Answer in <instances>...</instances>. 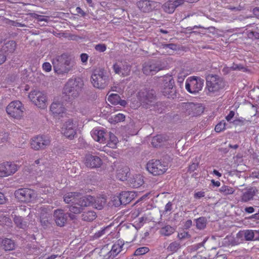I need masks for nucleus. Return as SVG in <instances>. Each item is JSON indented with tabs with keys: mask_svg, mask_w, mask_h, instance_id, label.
I'll list each match as a JSON object with an SVG mask.
<instances>
[{
	"mask_svg": "<svg viewBox=\"0 0 259 259\" xmlns=\"http://www.w3.org/2000/svg\"><path fill=\"white\" fill-rule=\"evenodd\" d=\"M54 71L58 74L68 73L72 71L75 65V62L72 57L63 53L56 56L52 61Z\"/></svg>",
	"mask_w": 259,
	"mask_h": 259,
	"instance_id": "nucleus-1",
	"label": "nucleus"
},
{
	"mask_svg": "<svg viewBox=\"0 0 259 259\" xmlns=\"http://www.w3.org/2000/svg\"><path fill=\"white\" fill-rule=\"evenodd\" d=\"M93 86L99 89H105L109 84L110 77L107 71L103 68L94 70L91 77Z\"/></svg>",
	"mask_w": 259,
	"mask_h": 259,
	"instance_id": "nucleus-2",
	"label": "nucleus"
},
{
	"mask_svg": "<svg viewBox=\"0 0 259 259\" xmlns=\"http://www.w3.org/2000/svg\"><path fill=\"white\" fill-rule=\"evenodd\" d=\"M206 81V88L210 94L218 92L225 86V82L223 78L215 74H208L207 75Z\"/></svg>",
	"mask_w": 259,
	"mask_h": 259,
	"instance_id": "nucleus-3",
	"label": "nucleus"
},
{
	"mask_svg": "<svg viewBox=\"0 0 259 259\" xmlns=\"http://www.w3.org/2000/svg\"><path fill=\"white\" fill-rule=\"evenodd\" d=\"M106 198L103 196L94 197L91 195L82 196L80 204L81 206H92L93 207L101 210L106 203Z\"/></svg>",
	"mask_w": 259,
	"mask_h": 259,
	"instance_id": "nucleus-4",
	"label": "nucleus"
},
{
	"mask_svg": "<svg viewBox=\"0 0 259 259\" xmlns=\"http://www.w3.org/2000/svg\"><path fill=\"white\" fill-rule=\"evenodd\" d=\"M161 92L162 94L169 99L177 98V93L175 86V81L170 75L164 76L162 79Z\"/></svg>",
	"mask_w": 259,
	"mask_h": 259,
	"instance_id": "nucleus-5",
	"label": "nucleus"
},
{
	"mask_svg": "<svg viewBox=\"0 0 259 259\" xmlns=\"http://www.w3.org/2000/svg\"><path fill=\"white\" fill-rule=\"evenodd\" d=\"M168 169L167 163L161 160L152 159L147 163V169L154 176L163 174Z\"/></svg>",
	"mask_w": 259,
	"mask_h": 259,
	"instance_id": "nucleus-6",
	"label": "nucleus"
},
{
	"mask_svg": "<svg viewBox=\"0 0 259 259\" xmlns=\"http://www.w3.org/2000/svg\"><path fill=\"white\" fill-rule=\"evenodd\" d=\"M78 82L74 79L69 80L63 89V94L69 100H72L77 97L81 90Z\"/></svg>",
	"mask_w": 259,
	"mask_h": 259,
	"instance_id": "nucleus-7",
	"label": "nucleus"
},
{
	"mask_svg": "<svg viewBox=\"0 0 259 259\" xmlns=\"http://www.w3.org/2000/svg\"><path fill=\"white\" fill-rule=\"evenodd\" d=\"M204 80L199 77H189L186 82V89L190 93L196 94L201 90Z\"/></svg>",
	"mask_w": 259,
	"mask_h": 259,
	"instance_id": "nucleus-8",
	"label": "nucleus"
},
{
	"mask_svg": "<svg viewBox=\"0 0 259 259\" xmlns=\"http://www.w3.org/2000/svg\"><path fill=\"white\" fill-rule=\"evenodd\" d=\"M16 198L23 202H31L35 198L34 190L28 188H20L15 191Z\"/></svg>",
	"mask_w": 259,
	"mask_h": 259,
	"instance_id": "nucleus-9",
	"label": "nucleus"
},
{
	"mask_svg": "<svg viewBox=\"0 0 259 259\" xmlns=\"http://www.w3.org/2000/svg\"><path fill=\"white\" fill-rule=\"evenodd\" d=\"M24 107L19 101H14L11 102L7 107V113L14 118H19L22 116Z\"/></svg>",
	"mask_w": 259,
	"mask_h": 259,
	"instance_id": "nucleus-10",
	"label": "nucleus"
},
{
	"mask_svg": "<svg viewBox=\"0 0 259 259\" xmlns=\"http://www.w3.org/2000/svg\"><path fill=\"white\" fill-rule=\"evenodd\" d=\"M28 96L30 100L38 107L44 109L47 107V97L43 93L34 90L30 93Z\"/></svg>",
	"mask_w": 259,
	"mask_h": 259,
	"instance_id": "nucleus-11",
	"label": "nucleus"
},
{
	"mask_svg": "<svg viewBox=\"0 0 259 259\" xmlns=\"http://www.w3.org/2000/svg\"><path fill=\"white\" fill-rule=\"evenodd\" d=\"M50 139L45 136H37L31 139V148L34 150H44L50 145Z\"/></svg>",
	"mask_w": 259,
	"mask_h": 259,
	"instance_id": "nucleus-12",
	"label": "nucleus"
},
{
	"mask_svg": "<svg viewBox=\"0 0 259 259\" xmlns=\"http://www.w3.org/2000/svg\"><path fill=\"white\" fill-rule=\"evenodd\" d=\"M156 96L154 91L140 93V101L142 106L145 108H150L155 104Z\"/></svg>",
	"mask_w": 259,
	"mask_h": 259,
	"instance_id": "nucleus-13",
	"label": "nucleus"
},
{
	"mask_svg": "<svg viewBox=\"0 0 259 259\" xmlns=\"http://www.w3.org/2000/svg\"><path fill=\"white\" fill-rule=\"evenodd\" d=\"M164 68V65L161 64L160 61L149 62L144 64L143 72L147 75H153L158 71L162 70Z\"/></svg>",
	"mask_w": 259,
	"mask_h": 259,
	"instance_id": "nucleus-14",
	"label": "nucleus"
},
{
	"mask_svg": "<svg viewBox=\"0 0 259 259\" xmlns=\"http://www.w3.org/2000/svg\"><path fill=\"white\" fill-rule=\"evenodd\" d=\"M18 169L17 165L12 162H5L0 164V177H7L14 174Z\"/></svg>",
	"mask_w": 259,
	"mask_h": 259,
	"instance_id": "nucleus-15",
	"label": "nucleus"
},
{
	"mask_svg": "<svg viewBox=\"0 0 259 259\" xmlns=\"http://www.w3.org/2000/svg\"><path fill=\"white\" fill-rule=\"evenodd\" d=\"M131 67V65L125 61H118L113 65L114 72L124 76L128 75Z\"/></svg>",
	"mask_w": 259,
	"mask_h": 259,
	"instance_id": "nucleus-16",
	"label": "nucleus"
},
{
	"mask_svg": "<svg viewBox=\"0 0 259 259\" xmlns=\"http://www.w3.org/2000/svg\"><path fill=\"white\" fill-rule=\"evenodd\" d=\"M75 128L76 126L72 120L69 119L64 124L62 128V133L66 137L72 139L76 135Z\"/></svg>",
	"mask_w": 259,
	"mask_h": 259,
	"instance_id": "nucleus-17",
	"label": "nucleus"
},
{
	"mask_svg": "<svg viewBox=\"0 0 259 259\" xmlns=\"http://www.w3.org/2000/svg\"><path fill=\"white\" fill-rule=\"evenodd\" d=\"M240 200L242 202H247L253 199L254 196L258 192L255 187H247L241 191Z\"/></svg>",
	"mask_w": 259,
	"mask_h": 259,
	"instance_id": "nucleus-18",
	"label": "nucleus"
},
{
	"mask_svg": "<svg viewBox=\"0 0 259 259\" xmlns=\"http://www.w3.org/2000/svg\"><path fill=\"white\" fill-rule=\"evenodd\" d=\"M187 114L192 116L200 115L203 112L204 108L199 104H195L192 102L184 103L183 106Z\"/></svg>",
	"mask_w": 259,
	"mask_h": 259,
	"instance_id": "nucleus-19",
	"label": "nucleus"
},
{
	"mask_svg": "<svg viewBox=\"0 0 259 259\" xmlns=\"http://www.w3.org/2000/svg\"><path fill=\"white\" fill-rule=\"evenodd\" d=\"M155 2L148 0H141L136 3V6L139 9L144 13L153 11L155 8Z\"/></svg>",
	"mask_w": 259,
	"mask_h": 259,
	"instance_id": "nucleus-20",
	"label": "nucleus"
},
{
	"mask_svg": "<svg viewBox=\"0 0 259 259\" xmlns=\"http://www.w3.org/2000/svg\"><path fill=\"white\" fill-rule=\"evenodd\" d=\"M54 217L57 225L62 227L66 224L68 215L67 213H64L62 209H58L54 211Z\"/></svg>",
	"mask_w": 259,
	"mask_h": 259,
	"instance_id": "nucleus-21",
	"label": "nucleus"
},
{
	"mask_svg": "<svg viewBox=\"0 0 259 259\" xmlns=\"http://www.w3.org/2000/svg\"><path fill=\"white\" fill-rule=\"evenodd\" d=\"M84 164L91 168L99 167L102 164V160L98 156L88 154L85 156Z\"/></svg>",
	"mask_w": 259,
	"mask_h": 259,
	"instance_id": "nucleus-22",
	"label": "nucleus"
},
{
	"mask_svg": "<svg viewBox=\"0 0 259 259\" xmlns=\"http://www.w3.org/2000/svg\"><path fill=\"white\" fill-rule=\"evenodd\" d=\"M64 201L66 203H71L75 205H80V201L82 199L80 193L78 192H70L65 194L63 197Z\"/></svg>",
	"mask_w": 259,
	"mask_h": 259,
	"instance_id": "nucleus-23",
	"label": "nucleus"
},
{
	"mask_svg": "<svg viewBox=\"0 0 259 259\" xmlns=\"http://www.w3.org/2000/svg\"><path fill=\"white\" fill-rule=\"evenodd\" d=\"M124 242L120 240H117L112 246L111 250L108 253L106 259H113L118 253L122 251Z\"/></svg>",
	"mask_w": 259,
	"mask_h": 259,
	"instance_id": "nucleus-24",
	"label": "nucleus"
},
{
	"mask_svg": "<svg viewBox=\"0 0 259 259\" xmlns=\"http://www.w3.org/2000/svg\"><path fill=\"white\" fill-rule=\"evenodd\" d=\"M182 5V0H167L162 8L166 13H172L177 7Z\"/></svg>",
	"mask_w": 259,
	"mask_h": 259,
	"instance_id": "nucleus-25",
	"label": "nucleus"
},
{
	"mask_svg": "<svg viewBox=\"0 0 259 259\" xmlns=\"http://www.w3.org/2000/svg\"><path fill=\"white\" fill-rule=\"evenodd\" d=\"M108 136V133L105 132L104 130H96L92 133V136L95 140L103 144L106 143Z\"/></svg>",
	"mask_w": 259,
	"mask_h": 259,
	"instance_id": "nucleus-26",
	"label": "nucleus"
},
{
	"mask_svg": "<svg viewBox=\"0 0 259 259\" xmlns=\"http://www.w3.org/2000/svg\"><path fill=\"white\" fill-rule=\"evenodd\" d=\"M130 169L126 166L120 165L116 170V177L119 180L124 181L127 179Z\"/></svg>",
	"mask_w": 259,
	"mask_h": 259,
	"instance_id": "nucleus-27",
	"label": "nucleus"
},
{
	"mask_svg": "<svg viewBox=\"0 0 259 259\" xmlns=\"http://www.w3.org/2000/svg\"><path fill=\"white\" fill-rule=\"evenodd\" d=\"M120 201L122 203V205H125L131 202L135 197V194L132 191L122 192L120 195Z\"/></svg>",
	"mask_w": 259,
	"mask_h": 259,
	"instance_id": "nucleus-28",
	"label": "nucleus"
},
{
	"mask_svg": "<svg viewBox=\"0 0 259 259\" xmlns=\"http://www.w3.org/2000/svg\"><path fill=\"white\" fill-rule=\"evenodd\" d=\"M16 48V44L15 41L10 40L5 43L1 49L2 52L6 54V56L9 54L13 53Z\"/></svg>",
	"mask_w": 259,
	"mask_h": 259,
	"instance_id": "nucleus-29",
	"label": "nucleus"
},
{
	"mask_svg": "<svg viewBox=\"0 0 259 259\" xmlns=\"http://www.w3.org/2000/svg\"><path fill=\"white\" fill-rule=\"evenodd\" d=\"M50 111L54 115L56 116L64 113L65 108L59 102H53L50 106Z\"/></svg>",
	"mask_w": 259,
	"mask_h": 259,
	"instance_id": "nucleus-30",
	"label": "nucleus"
},
{
	"mask_svg": "<svg viewBox=\"0 0 259 259\" xmlns=\"http://www.w3.org/2000/svg\"><path fill=\"white\" fill-rule=\"evenodd\" d=\"M143 184V177L140 175H135L130 180L131 186L133 188H139Z\"/></svg>",
	"mask_w": 259,
	"mask_h": 259,
	"instance_id": "nucleus-31",
	"label": "nucleus"
},
{
	"mask_svg": "<svg viewBox=\"0 0 259 259\" xmlns=\"http://www.w3.org/2000/svg\"><path fill=\"white\" fill-rule=\"evenodd\" d=\"M1 246L5 250L10 251L15 249V243L12 239L5 238L2 240Z\"/></svg>",
	"mask_w": 259,
	"mask_h": 259,
	"instance_id": "nucleus-32",
	"label": "nucleus"
},
{
	"mask_svg": "<svg viewBox=\"0 0 259 259\" xmlns=\"http://www.w3.org/2000/svg\"><path fill=\"white\" fill-rule=\"evenodd\" d=\"M81 217L82 220L84 221L91 222L96 218L97 215L96 212L94 211H88L83 212Z\"/></svg>",
	"mask_w": 259,
	"mask_h": 259,
	"instance_id": "nucleus-33",
	"label": "nucleus"
},
{
	"mask_svg": "<svg viewBox=\"0 0 259 259\" xmlns=\"http://www.w3.org/2000/svg\"><path fill=\"white\" fill-rule=\"evenodd\" d=\"M15 213V212H13L12 214V217H13L15 224L19 228L24 229L26 226V223L23 221V219L21 217L17 216Z\"/></svg>",
	"mask_w": 259,
	"mask_h": 259,
	"instance_id": "nucleus-34",
	"label": "nucleus"
},
{
	"mask_svg": "<svg viewBox=\"0 0 259 259\" xmlns=\"http://www.w3.org/2000/svg\"><path fill=\"white\" fill-rule=\"evenodd\" d=\"M108 138H109V140H107L106 141V142H107V146L110 148H115L118 142L117 138L114 134L111 133H108Z\"/></svg>",
	"mask_w": 259,
	"mask_h": 259,
	"instance_id": "nucleus-35",
	"label": "nucleus"
},
{
	"mask_svg": "<svg viewBox=\"0 0 259 259\" xmlns=\"http://www.w3.org/2000/svg\"><path fill=\"white\" fill-rule=\"evenodd\" d=\"M181 247V243L179 241H174L169 244L166 250L171 253L177 252Z\"/></svg>",
	"mask_w": 259,
	"mask_h": 259,
	"instance_id": "nucleus-36",
	"label": "nucleus"
},
{
	"mask_svg": "<svg viewBox=\"0 0 259 259\" xmlns=\"http://www.w3.org/2000/svg\"><path fill=\"white\" fill-rule=\"evenodd\" d=\"M196 226L198 229L203 230L205 228L207 224V219L205 217H201L195 220Z\"/></svg>",
	"mask_w": 259,
	"mask_h": 259,
	"instance_id": "nucleus-37",
	"label": "nucleus"
},
{
	"mask_svg": "<svg viewBox=\"0 0 259 259\" xmlns=\"http://www.w3.org/2000/svg\"><path fill=\"white\" fill-rule=\"evenodd\" d=\"M174 231V228L169 225H167L160 229V233L162 235L168 236L172 234Z\"/></svg>",
	"mask_w": 259,
	"mask_h": 259,
	"instance_id": "nucleus-38",
	"label": "nucleus"
},
{
	"mask_svg": "<svg viewBox=\"0 0 259 259\" xmlns=\"http://www.w3.org/2000/svg\"><path fill=\"white\" fill-rule=\"evenodd\" d=\"M40 222L41 225L46 228L48 227L50 225V220L51 219V214L39 216Z\"/></svg>",
	"mask_w": 259,
	"mask_h": 259,
	"instance_id": "nucleus-39",
	"label": "nucleus"
},
{
	"mask_svg": "<svg viewBox=\"0 0 259 259\" xmlns=\"http://www.w3.org/2000/svg\"><path fill=\"white\" fill-rule=\"evenodd\" d=\"M233 123L235 126H241L243 125H248L251 123V121L241 117V118L235 119L233 121Z\"/></svg>",
	"mask_w": 259,
	"mask_h": 259,
	"instance_id": "nucleus-40",
	"label": "nucleus"
},
{
	"mask_svg": "<svg viewBox=\"0 0 259 259\" xmlns=\"http://www.w3.org/2000/svg\"><path fill=\"white\" fill-rule=\"evenodd\" d=\"M163 141V138L161 135H157L153 138L151 144L155 148L161 146V144Z\"/></svg>",
	"mask_w": 259,
	"mask_h": 259,
	"instance_id": "nucleus-41",
	"label": "nucleus"
},
{
	"mask_svg": "<svg viewBox=\"0 0 259 259\" xmlns=\"http://www.w3.org/2000/svg\"><path fill=\"white\" fill-rule=\"evenodd\" d=\"M84 206L75 205L72 204L68 206L69 211L74 214H79L82 211V207Z\"/></svg>",
	"mask_w": 259,
	"mask_h": 259,
	"instance_id": "nucleus-42",
	"label": "nucleus"
},
{
	"mask_svg": "<svg viewBox=\"0 0 259 259\" xmlns=\"http://www.w3.org/2000/svg\"><path fill=\"white\" fill-rule=\"evenodd\" d=\"M220 192L224 195L232 194L234 192V189L229 186L223 185L220 189Z\"/></svg>",
	"mask_w": 259,
	"mask_h": 259,
	"instance_id": "nucleus-43",
	"label": "nucleus"
},
{
	"mask_svg": "<svg viewBox=\"0 0 259 259\" xmlns=\"http://www.w3.org/2000/svg\"><path fill=\"white\" fill-rule=\"evenodd\" d=\"M120 96L116 94H112L109 96L108 100L111 104L114 105H118L120 101Z\"/></svg>",
	"mask_w": 259,
	"mask_h": 259,
	"instance_id": "nucleus-44",
	"label": "nucleus"
},
{
	"mask_svg": "<svg viewBox=\"0 0 259 259\" xmlns=\"http://www.w3.org/2000/svg\"><path fill=\"white\" fill-rule=\"evenodd\" d=\"M124 118L125 116L123 114L119 113L112 116L110 119L112 120L111 122L117 123L124 120Z\"/></svg>",
	"mask_w": 259,
	"mask_h": 259,
	"instance_id": "nucleus-45",
	"label": "nucleus"
},
{
	"mask_svg": "<svg viewBox=\"0 0 259 259\" xmlns=\"http://www.w3.org/2000/svg\"><path fill=\"white\" fill-rule=\"evenodd\" d=\"M243 234L246 240L250 241L253 240L254 231L247 230L244 232Z\"/></svg>",
	"mask_w": 259,
	"mask_h": 259,
	"instance_id": "nucleus-46",
	"label": "nucleus"
},
{
	"mask_svg": "<svg viewBox=\"0 0 259 259\" xmlns=\"http://www.w3.org/2000/svg\"><path fill=\"white\" fill-rule=\"evenodd\" d=\"M160 47L164 49H170L172 51L177 50V46L175 44H165V43H160Z\"/></svg>",
	"mask_w": 259,
	"mask_h": 259,
	"instance_id": "nucleus-47",
	"label": "nucleus"
},
{
	"mask_svg": "<svg viewBox=\"0 0 259 259\" xmlns=\"http://www.w3.org/2000/svg\"><path fill=\"white\" fill-rule=\"evenodd\" d=\"M226 122L224 120H222L216 125L214 130L216 132L220 133L226 128Z\"/></svg>",
	"mask_w": 259,
	"mask_h": 259,
	"instance_id": "nucleus-48",
	"label": "nucleus"
},
{
	"mask_svg": "<svg viewBox=\"0 0 259 259\" xmlns=\"http://www.w3.org/2000/svg\"><path fill=\"white\" fill-rule=\"evenodd\" d=\"M149 249L148 247H140L136 250L134 255L136 256L141 255L145 254L149 251Z\"/></svg>",
	"mask_w": 259,
	"mask_h": 259,
	"instance_id": "nucleus-49",
	"label": "nucleus"
},
{
	"mask_svg": "<svg viewBox=\"0 0 259 259\" xmlns=\"http://www.w3.org/2000/svg\"><path fill=\"white\" fill-rule=\"evenodd\" d=\"M40 213L39 216L48 215L50 214V209L49 207L41 206L38 208Z\"/></svg>",
	"mask_w": 259,
	"mask_h": 259,
	"instance_id": "nucleus-50",
	"label": "nucleus"
},
{
	"mask_svg": "<svg viewBox=\"0 0 259 259\" xmlns=\"http://www.w3.org/2000/svg\"><path fill=\"white\" fill-rule=\"evenodd\" d=\"M230 68L232 70H242L243 72H246L247 71V69L242 65L236 64L235 63H233Z\"/></svg>",
	"mask_w": 259,
	"mask_h": 259,
	"instance_id": "nucleus-51",
	"label": "nucleus"
},
{
	"mask_svg": "<svg viewBox=\"0 0 259 259\" xmlns=\"http://www.w3.org/2000/svg\"><path fill=\"white\" fill-rule=\"evenodd\" d=\"M106 45L105 44H99L96 45L95 47V49L99 52H104L106 50Z\"/></svg>",
	"mask_w": 259,
	"mask_h": 259,
	"instance_id": "nucleus-52",
	"label": "nucleus"
},
{
	"mask_svg": "<svg viewBox=\"0 0 259 259\" xmlns=\"http://www.w3.org/2000/svg\"><path fill=\"white\" fill-rule=\"evenodd\" d=\"M53 192V189L51 187H46L40 190V193L42 194L51 195Z\"/></svg>",
	"mask_w": 259,
	"mask_h": 259,
	"instance_id": "nucleus-53",
	"label": "nucleus"
},
{
	"mask_svg": "<svg viewBox=\"0 0 259 259\" xmlns=\"http://www.w3.org/2000/svg\"><path fill=\"white\" fill-rule=\"evenodd\" d=\"M7 24L15 26H21V27H26L27 26L24 24H22L20 23H19L17 21H13V20H9L7 22Z\"/></svg>",
	"mask_w": 259,
	"mask_h": 259,
	"instance_id": "nucleus-54",
	"label": "nucleus"
},
{
	"mask_svg": "<svg viewBox=\"0 0 259 259\" xmlns=\"http://www.w3.org/2000/svg\"><path fill=\"white\" fill-rule=\"evenodd\" d=\"M42 68L46 71L49 72L52 69V66L50 63L45 62L42 65Z\"/></svg>",
	"mask_w": 259,
	"mask_h": 259,
	"instance_id": "nucleus-55",
	"label": "nucleus"
},
{
	"mask_svg": "<svg viewBox=\"0 0 259 259\" xmlns=\"http://www.w3.org/2000/svg\"><path fill=\"white\" fill-rule=\"evenodd\" d=\"M113 205H115V206H119L120 205H122V202L120 201V198L119 196L117 197L114 199L113 200Z\"/></svg>",
	"mask_w": 259,
	"mask_h": 259,
	"instance_id": "nucleus-56",
	"label": "nucleus"
},
{
	"mask_svg": "<svg viewBox=\"0 0 259 259\" xmlns=\"http://www.w3.org/2000/svg\"><path fill=\"white\" fill-rule=\"evenodd\" d=\"M198 166V162H193L192 163L189 167V170L190 172H193L196 169Z\"/></svg>",
	"mask_w": 259,
	"mask_h": 259,
	"instance_id": "nucleus-57",
	"label": "nucleus"
},
{
	"mask_svg": "<svg viewBox=\"0 0 259 259\" xmlns=\"http://www.w3.org/2000/svg\"><path fill=\"white\" fill-rule=\"evenodd\" d=\"M106 228L102 229L101 230L99 231L98 232H96L94 235V238H99L101 236H102L103 234H104L105 232Z\"/></svg>",
	"mask_w": 259,
	"mask_h": 259,
	"instance_id": "nucleus-58",
	"label": "nucleus"
},
{
	"mask_svg": "<svg viewBox=\"0 0 259 259\" xmlns=\"http://www.w3.org/2000/svg\"><path fill=\"white\" fill-rule=\"evenodd\" d=\"M6 57V54H4L0 50V64H2L5 62Z\"/></svg>",
	"mask_w": 259,
	"mask_h": 259,
	"instance_id": "nucleus-59",
	"label": "nucleus"
},
{
	"mask_svg": "<svg viewBox=\"0 0 259 259\" xmlns=\"http://www.w3.org/2000/svg\"><path fill=\"white\" fill-rule=\"evenodd\" d=\"M88 55L87 54L82 53L80 55L81 61L82 63H86L88 59Z\"/></svg>",
	"mask_w": 259,
	"mask_h": 259,
	"instance_id": "nucleus-60",
	"label": "nucleus"
},
{
	"mask_svg": "<svg viewBox=\"0 0 259 259\" xmlns=\"http://www.w3.org/2000/svg\"><path fill=\"white\" fill-rule=\"evenodd\" d=\"M254 208L252 206L246 207L244 211L247 213H252L254 212Z\"/></svg>",
	"mask_w": 259,
	"mask_h": 259,
	"instance_id": "nucleus-61",
	"label": "nucleus"
},
{
	"mask_svg": "<svg viewBox=\"0 0 259 259\" xmlns=\"http://www.w3.org/2000/svg\"><path fill=\"white\" fill-rule=\"evenodd\" d=\"M235 115V112L233 111H231L229 114L226 117V119L228 121H230Z\"/></svg>",
	"mask_w": 259,
	"mask_h": 259,
	"instance_id": "nucleus-62",
	"label": "nucleus"
},
{
	"mask_svg": "<svg viewBox=\"0 0 259 259\" xmlns=\"http://www.w3.org/2000/svg\"><path fill=\"white\" fill-rule=\"evenodd\" d=\"M76 12L81 16H85L87 13L84 12L80 7H77L76 9Z\"/></svg>",
	"mask_w": 259,
	"mask_h": 259,
	"instance_id": "nucleus-63",
	"label": "nucleus"
},
{
	"mask_svg": "<svg viewBox=\"0 0 259 259\" xmlns=\"http://www.w3.org/2000/svg\"><path fill=\"white\" fill-rule=\"evenodd\" d=\"M251 177L253 178L259 179V170H255L252 171L251 174Z\"/></svg>",
	"mask_w": 259,
	"mask_h": 259,
	"instance_id": "nucleus-64",
	"label": "nucleus"
}]
</instances>
